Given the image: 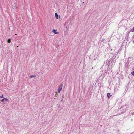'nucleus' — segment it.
Wrapping results in <instances>:
<instances>
[{
  "mask_svg": "<svg viewBox=\"0 0 134 134\" xmlns=\"http://www.w3.org/2000/svg\"><path fill=\"white\" fill-rule=\"evenodd\" d=\"M35 77V76L33 75H31L30 76V78H33Z\"/></svg>",
  "mask_w": 134,
  "mask_h": 134,
  "instance_id": "nucleus-7",
  "label": "nucleus"
},
{
  "mask_svg": "<svg viewBox=\"0 0 134 134\" xmlns=\"http://www.w3.org/2000/svg\"><path fill=\"white\" fill-rule=\"evenodd\" d=\"M4 99L6 101H7L8 100V99L7 98H5Z\"/></svg>",
  "mask_w": 134,
  "mask_h": 134,
  "instance_id": "nucleus-12",
  "label": "nucleus"
},
{
  "mask_svg": "<svg viewBox=\"0 0 134 134\" xmlns=\"http://www.w3.org/2000/svg\"><path fill=\"white\" fill-rule=\"evenodd\" d=\"M105 40V39H104V38H103L102 39V40H101V42H103V41H104Z\"/></svg>",
  "mask_w": 134,
  "mask_h": 134,
  "instance_id": "nucleus-11",
  "label": "nucleus"
},
{
  "mask_svg": "<svg viewBox=\"0 0 134 134\" xmlns=\"http://www.w3.org/2000/svg\"><path fill=\"white\" fill-rule=\"evenodd\" d=\"M131 74H132V75L134 76V71H133V72H131Z\"/></svg>",
  "mask_w": 134,
  "mask_h": 134,
  "instance_id": "nucleus-10",
  "label": "nucleus"
},
{
  "mask_svg": "<svg viewBox=\"0 0 134 134\" xmlns=\"http://www.w3.org/2000/svg\"><path fill=\"white\" fill-rule=\"evenodd\" d=\"M115 116V115H113V116H112V117H113V116Z\"/></svg>",
  "mask_w": 134,
  "mask_h": 134,
  "instance_id": "nucleus-18",
  "label": "nucleus"
},
{
  "mask_svg": "<svg viewBox=\"0 0 134 134\" xmlns=\"http://www.w3.org/2000/svg\"><path fill=\"white\" fill-rule=\"evenodd\" d=\"M55 96L56 97V96H57V94H55Z\"/></svg>",
  "mask_w": 134,
  "mask_h": 134,
  "instance_id": "nucleus-17",
  "label": "nucleus"
},
{
  "mask_svg": "<svg viewBox=\"0 0 134 134\" xmlns=\"http://www.w3.org/2000/svg\"><path fill=\"white\" fill-rule=\"evenodd\" d=\"M0 97L1 98H3V95H2V96H0Z\"/></svg>",
  "mask_w": 134,
  "mask_h": 134,
  "instance_id": "nucleus-13",
  "label": "nucleus"
},
{
  "mask_svg": "<svg viewBox=\"0 0 134 134\" xmlns=\"http://www.w3.org/2000/svg\"><path fill=\"white\" fill-rule=\"evenodd\" d=\"M55 14L56 18L57 19H58V15L57 13H55Z\"/></svg>",
  "mask_w": 134,
  "mask_h": 134,
  "instance_id": "nucleus-4",
  "label": "nucleus"
},
{
  "mask_svg": "<svg viewBox=\"0 0 134 134\" xmlns=\"http://www.w3.org/2000/svg\"><path fill=\"white\" fill-rule=\"evenodd\" d=\"M133 120V119H131V121H132V120Z\"/></svg>",
  "mask_w": 134,
  "mask_h": 134,
  "instance_id": "nucleus-16",
  "label": "nucleus"
},
{
  "mask_svg": "<svg viewBox=\"0 0 134 134\" xmlns=\"http://www.w3.org/2000/svg\"><path fill=\"white\" fill-rule=\"evenodd\" d=\"M52 32L56 34H59V32H57V30L55 29H53Z\"/></svg>",
  "mask_w": 134,
  "mask_h": 134,
  "instance_id": "nucleus-3",
  "label": "nucleus"
},
{
  "mask_svg": "<svg viewBox=\"0 0 134 134\" xmlns=\"http://www.w3.org/2000/svg\"><path fill=\"white\" fill-rule=\"evenodd\" d=\"M63 86V85L62 84H61L59 86L58 89V92L59 93L60 92V91L62 89V88Z\"/></svg>",
  "mask_w": 134,
  "mask_h": 134,
  "instance_id": "nucleus-2",
  "label": "nucleus"
},
{
  "mask_svg": "<svg viewBox=\"0 0 134 134\" xmlns=\"http://www.w3.org/2000/svg\"><path fill=\"white\" fill-rule=\"evenodd\" d=\"M7 42L8 43H10L11 42V40L10 39H8L7 40Z\"/></svg>",
  "mask_w": 134,
  "mask_h": 134,
  "instance_id": "nucleus-6",
  "label": "nucleus"
},
{
  "mask_svg": "<svg viewBox=\"0 0 134 134\" xmlns=\"http://www.w3.org/2000/svg\"><path fill=\"white\" fill-rule=\"evenodd\" d=\"M1 101L2 102H4V100L3 99H2L1 100Z\"/></svg>",
  "mask_w": 134,
  "mask_h": 134,
  "instance_id": "nucleus-9",
  "label": "nucleus"
},
{
  "mask_svg": "<svg viewBox=\"0 0 134 134\" xmlns=\"http://www.w3.org/2000/svg\"><path fill=\"white\" fill-rule=\"evenodd\" d=\"M93 69V67L92 68V69Z\"/></svg>",
  "mask_w": 134,
  "mask_h": 134,
  "instance_id": "nucleus-15",
  "label": "nucleus"
},
{
  "mask_svg": "<svg viewBox=\"0 0 134 134\" xmlns=\"http://www.w3.org/2000/svg\"><path fill=\"white\" fill-rule=\"evenodd\" d=\"M131 31L132 32H134V27H133V29L131 30Z\"/></svg>",
  "mask_w": 134,
  "mask_h": 134,
  "instance_id": "nucleus-8",
  "label": "nucleus"
},
{
  "mask_svg": "<svg viewBox=\"0 0 134 134\" xmlns=\"http://www.w3.org/2000/svg\"><path fill=\"white\" fill-rule=\"evenodd\" d=\"M131 114L132 115H134V113L133 112L131 113Z\"/></svg>",
  "mask_w": 134,
  "mask_h": 134,
  "instance_id": "nucleus-14",
  "label": "nucleus"
},
{
  "mask_svg": "<svg viewBox=\"0 0 134 134\" xmlns=\"http://www.w3.org/2000/svg\"><path fill=\"white\" fill-rule=\"evenodd\" d=\"M110 94L109 93H108L107 94V97L108 98H109L110 97Z\"/></svg>",
  "mask_w": 134,
  "mask_h": 134,
  "instance_id": "nucleus-5",
  "label": "nucleus"
},
{
  "mask_svg": "<svg viewBox=\"0 0 134 134\" xmlns=\"http://www.w3.org/2000/svg\"><path fill=\"white\" fill-rule=\"evenodd\" d=\"M128 105H125L121 107L120 108H119L118 109V110L119 111H120L121 109L122 108V109L121 110L122 111V112L119 113L117 115H120V114H122L124 113H125L126 111L127 110V108L128 107Z\"/></svg>",
  "mask_w": 134,
  "mask_h": 134,
  "instance_id": "nucleus-1",
  "label": "nucleus"
},
{
  "mask_svg": "<svg viewBox=\"0 0 134 134\" xmlns=\"http://www.w3.org/2000/svg\"><path fill=\"white\" fill-rule=\"evenodd\" d=\"M110 96H112V95H110Z\"/></svg>",
  "mask_w": 134,
  "mask_h": 134,
  "instance_id": "nucleus-19",
  "label": "nucleus"
}]
</instances>
